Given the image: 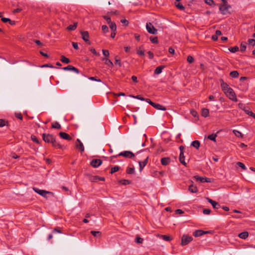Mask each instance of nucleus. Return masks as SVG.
<instances>
[{
    "label": "nucleus",
    "mask_w": 255,
    "mask_h": 255,
    "mask_svg": "<svg viewBox=\"0 0 255 255\" xmlns=\"http://www.w3.org/2000/svg\"><path fill=\"white\" fill-rule=\"evenodd\" d=\"M42 138L45 142L51 143L53 147L58 148H62V145L57 142L55 137L52 134L43 133Z\"/></svg>",
    "instance_id": "obj_1"
},
{
    "label": "nucleus",
    "mask_w": 255,
    "mask_h": 255,
    "mask_svg": "<svg viewBox=\"0 0 255 255\" xmlns=\"http://www.w3.org/2000/svg\"><path fill=\"white\" fill-rule=\"evenodd\" d=\"M118 156H124L128 158H132L134 157V154L130 151H125L120 152L119 154L113 155L110 157L111 160H112L114 158H117Z\"/></svg>",
    "instance_id": "obj_2"
},
{
    "label": "nucleus",
    "mask_w": 255,
    "mask_h": 255,
    "mask_svg": "<svg viewBox=\"0 0 255 255\" xmlns=\"http://www.w3.org/2000/svg\"><path fill=\"white\" fill-rule=\"evenodd\" d=\"M224 93L230 100L235 102L238 101L235 93L231 88L228 89L227 91H225Z\"/></svg>",
    "instance_id": "obj_3"
},
{
    "label": "nucleus",
    "mask_w": 255,
    "mask_h": 255,
    "mask_svg": "<svg viewBox=\"0 0 255 255\" xmlns=\"http://www.w3.org/2000/svg\"><path fill=\"white\" fill-rule=\"evenodd\" d=\"M33 190L36 193L39 194L40 195L45 198L46 199H47V194H50V195H52V196L54 195V193L51 192L47 191L44 190H40L36 187H33Z\"/></svg>",
    "instance_id": "obj_4"
},
{
    "label": "nucleus",
    "mask_w": 255,
    "mask_h": 255,
    "mask_svg": "<svg viewBox=\"0 0 255 255\" xmlns=\"http://www.w3.org/2000/svg\"><path fill=\"white\" fill-rule=\"evenodd\" d=\"M231 8V5L227 3H223L221 4L219 6V10L223 14H226L228 10Z\"/></svg>",
    "instance_id": "obj_5"
},
{
    "label": "nucleus",
    "mask_w": 255,
    "mask_h": 255,
    "mask_svg": "<svg viewBox=\"0 0 255 255\" xmlns=\"http://www.w3.org/2000/svg\"><path fill=\"white\" fill-rule=\"evenodd\" d=\"M146 28L148 33L152 34H156L157 30L152 25L150 22H148L146 25Z\"/></svg>",
    "instance_id": "obj_6"
},
{
    "label": "nucleus",
    "mask_w": 255,
    "mask_h": 255,
    "mask_svg": "<svg viewBox=\"0 0 255 255\" xmlns=\"http://www.w3.org/2000/svg\"><path fill=\"white\" fill-rule=\"evenodd\" d=\"M193 240V238L191 236L184 235L181 239V245L185 246L188 244Z\"/></svg>",
    "instance_id": "obj_7"
},
{
    "label": "nucleus",
    "mask_w": 255,
    "mask_h": 255,
    "mask_svg": "<svg viewBox=\"0 0 255 255\" xmlns=\"http://www.w3.org/2000/svg\"><path fill=\"white\" fill-rule=\"evenodd\" d=\"M184 147L183 146L181 145L179 147V149L180 151L179 155V161L182 164H183L184 165H186V163L185 161V156L184 155Z\"/></svg>",
    "instance_id": "obj_8"
},
{
    "label": "nucleus",
    "mask_w": 255,
    "mask_h": 255,
    "mask_svg": "<svg viewBox=\"0 0 255 255\" xmlns=\"http://www.w3.org/2000/svg\"><path fill=\"white\" fill-rule=\"evenodd\" d=\"M102 163V161L99 159H93L90 163V164L93 167L96 168L99 167Z\"/></svg>",
    "instance_id": "obj_9"
},
{
    "label": "nucleus",
    "mask_w": 255,
    "mask_h": 255,
    "mask_svg": "<svg viewBox=\"0 0 255 255\" xmlns=\"http://www.w3.org/2000/svg\"><path fill=\"white\" fill-rule=\"evenodd\" d=\"M194 178H195L196 181H200L201 182H210V179L206 177H200L199 176H194Z\"/></svg>",
    "instance_id": "obj_10"
},
{
    "label": "nucleus",
    "mask_w": 255,
    "mask_h": 255,
    "mask_svg": "<svg viewBox=\"0 0 255 255\" xmlns=\"http://www.w3.org/2000/svg\"><path fill=\"white\" fill-rule=\"evenodd\" d=\"M81 34L82 35V38L85 42H87L88 44H90V42L89 41V33L88 31H81Z\"/></svg>",
    "instance_id": "obj_11"
},
{
    "label": "nucleus",
    "mask_w": 255,
    "mask_h": 255,
    "mask_svg": "<svg viewBox=\"0 0 255 255\" xmlns=\"http://www.w3.org/2000/svg\"><path fill=\"white\" fill-rule=\"evenodd\" d=\"M207 200L211 204H212L214 208L218 209L220 207V205L218 202L212 200L209 198H207Z\"/></svg>",
    "instance_id": "obj_12"
},
{
    "label": "nucleus",
    "mask_w": 255,
    "mask_h": 255,
    "mask_svg": "<svg viewBox=\"0 0 255 255\" xmlns=\"http://www.w3.org/2000/svg\"><path fill=\"white\" fill-rule=\"evenodd\" d=\"M59 136L63 139L71 140L72 139L71 137L67 133L64 132H60L59 133Z\"/></svg>",
    "instance_id": "obj_13"
},
{
    "label": "nucleus",
    "mask_w": 255,
    "mask_h": 255,
    "mask_svg": "<svg viewBox=\"0 0 255 255\" xmlns=\"http://www.w3.org/2000/svg\"><path fill=\"white\" fill-rule=\"evenodd\" d=\"M77 141L78 142V144H76V147L79 149L81 152H83L84 151V147L79 139H77Z\"/></svg>",
    "instance_id": "obj_14"
},
{
    "label": "nucleus",
    "mask_w": 255,
    "mask_h": 255,
    "mask_svg": "<svg viewBox=\"0 0 255 255\" xmlns=\"http://www.w3.org/2000/svg\"><path fill=\"white\" fill-rule=\"evenodd\" d=\"M63 69L64 70H71V71H73L77 73H79V70L73 67V66H71V65H68V66L67 67H65L63 68Z\"/></svg>",
    "instance_id": "obj_15"
},
{
    "label": "nucleus",
    "mask_w": 255,
    "mask_h": 255,
    "mask_svg": "<svg viewBox=\"0 0 255 255\" xmlns=\"http://www.w3.org/2000/svg\"><path fill=\"white\" fill-rule=\"evenodd\" d=\"M148 159V157L147 156L145 158V159L143 161H142H142H139L138 162L139 165V170H140V171H141L143 169V167L146 165V164L147 163Z\"/></svg>",
    "instance_id": "obj_16"
},
{
    "label": "nucleus",
    "mask_w": 255,
    "mask_h": 255,
    "mask_svg": "<svg viewBox=\"0 0 255 255\" xmlns=\"http://www.w3.org/2000/svg\"><path fill=\"white\" fill-rule=\"evenodd\" d=\"M207 233H208V232H205V231H203L201 230H196L194 232L193 235L195 237H198L201 236L203 235L204 234H205Z\"/></svg>",
    "instance_id": "obj_17"
},
{
    "label": "nucleus",
    "mask_w": 255,
    "mask_h": 255,
    "mask_svg": "<svg viewBox=\"0 0 255 255\" xmlns=\"http://www.w3.org/2000/svg\"><path fill=\"white\" fill-rule=\"evenodd\" d=\"M152 104H153L152 107H154V108L156 109L157 110H162V111H165L166 110V108L165 107H164L159 104L153 103H152Z\"/></svg>",
    "instance_id": "obj_18"
},
{
    "label": "nucleus",
    "mask_w": 255,
    "mask_h": 255,
    "mask_svg": "<svg viewBox=\"0 0 255 255\" xmlns=\"http://www.w3.org/2000/svg\"><path fill=\"white\" fill-rule=\"evenodd\" d=\"M170 160L169 157H163L161 159V163L162 165L166 166L169 163Z\"/></svg>",
    "instance_id": "obj_19"
},
{
    "label": "nucleus",
    "mask_w": 255,
    "mask_h": 255,
    "mask_svg": "<svg viewBox=\"0 0 255 255\" xmlns=\"http://www.w3.org/2000/svg\"><path fill=\"white\" fill-rule=\"evenodd\" d=\"M221 87L224 92H225V91H227L228 89L230 88V87H229V85L227 83H225L222 80H221Z\"/></svg>",
    "instance_id": "obj_20"
},
{
    "label": "nucleus",
    "mask_w": 255,
    "mask_h": 255,
    "mask_svg": "<svg viewBox=\"0 0 255 255\" xmlns=\"http://www.w3.org/2000/svg\"><path fill=\"white\" fill-rule=\"evenodd\" d=\"M188 190L191 193H197L198 192L197 188L194 186L193 184L189 186Z\"/></svg>",
    "instance_id": "obj_21"
},
{
    "label": "nucleus",
    "mask_w": 255,
    "mask_h": 255,
    "mask_svg": "<svg viewBox=\"0 0 255 255\" xmlns=\"http://www.w3.org/2000/svg\"><path fill=\"white\" fill-rule=\"evenodd\" d=\"M165 68V66H160L157 67L154 70V74H159L162 72V69Z\"/></svg>",
    "instance_id": "obj_22"
},
{
    "label": "nucleus",
    "mask_w": 255,
    "mask_h": 255,
    "mask_svg": "<svg viewBox=\"0 0 255 255\" xmlns=\"http://www.w3.org/2000/svg\"><path fill=\"white\" fill-rule=\"evenodd\" d=\"M241 239H246L249 236V233L248 232H244L239 234L238 236Z\"/></svg>",
    "instance_id": "obj_23"
},
{
    "label": "nucleus",
    "mask_w": 255,
    "mask_h": 255,
    "mask_svg": "<svg viewBox=\"0 0 255 255\" xmlns=\"http://www.w3.org/2000/svg\"><path fill=\"white\" fill-rule=\"evenodd\" d=\"M103 61H105V64L108 65L110 67H112L114 65L113 62L108 58H103Z\"/></svg>",
    "instance_id": "obj_24"
},
{
    "label": "nucleus",
    "mask_w": 255,
    "mask_h": 255,
    "mask_svg": "<svg viewBox=\"0 0 255 255\" xmlns=\"http://www.w3.org/2000/svg\"><path fill=\"white\" fill-rule=\"evenodd\" d=\"M209 110L206 108H203L202 110L201 115L203 117L206 118L209 116Z\"/></svg>",
    "instance_id": "obj_25"
},
{
    "label": "nucleus",
    "mask_w": 255,
    "mask_h": 255,
    "mask_svg": "<svg viewBox=\"0 0 255 255\" xmlns=\"http://www.w3.org/2000/svg\"><path fill=\"white\" fill-rule=\"evenodd\" d=\"M191 145L196 149H198L200 147V143L198 140H194L191 143Z\"/></svg>",
    "instance_id": "obj_26"
},
{
    "label": "nucleus",
    "mask_w": 255,
    "mask_h": 255,
    "mask_svg": "<svg viewBox=\"0 0 255 255\" xmlns=\"http://www.w3.org/2000/svg\"><path fill=\"white\" fill-rule=\"evenodd\" d=\"M91 233L95 237L100 238L101 237V233L100 231H92Z\"/></svg>",
    "instance_id": "obj_27"
},
{
    "label": "nucleus",
    "mask_w": 255,
    "mask_h": 255,
    "mask_svg": "<svg viewBox=\"0 0 255 255\" xmlns=\"http://www.w3.org/2000/svg\"><path fill=\"white\" fill-rule=\"evenodd\" d=\"M52 128L56 129H61V126L59 123L55 122L52 124Z\"/></svg>",
    "instance_id": "obj_28"
},
{
    "label": "nucleus",
    "mask_w": 255,
    "mask_h": 255,
    "mask_svg": "<svg viewBox=\"0 0 255 255\" xmlns=\"http://www.w3.org/2000/svg\"><path fill=\"white\" fill-rule=\"evenodd\" d=\"M77 26V22H75L72 25H70L67 28V29L68 30H75Z\"/></svg>",
    "instance_id": "obj_29"
},
{
    "label": "nucleus",
    "mask_w": 255,
    "mask_h": 255,
    "mask_svg": "<svg viewBox=\"0 0 255 255\" xmlns=\"http://www.w3.org/2000/svg\"><path fill=\"white\" fill-rule=\"evenodd\" d=\"M217 136V133H212L208 136L207 138L213 141H216V138Z\"/></svg>",
    "instance_id": "obj_30"
},
{
    "label": "nucleus",
    "mask_w": 255,
    "mask_h": 255,
    "mask_svg": "<svg viewBox=\"0 0 255 255\" xmlns=\"http://www.w3.org/2000/svg\"><path fill=\"white\" fill-rule=\"evenodd\" d=\"M239 75V74L237 71H233L230 73V75L233 78H237Z\"/></svg>",
    "instance_id": "obj_31"
},
{
    "label": "nucleus",
    "mask_w": 255,
    "mask_h": 255,
    "mask_svg": "<svg viewBox=\"0 0 255 255\" xmlns=\"http://www.w3.org/2000/svg\"><path fill=\"white\" fill-rule=\"evenodd\" d=\"M110 27L112 30V31H116L117 30V26L115 22H111L110 23Z\"/></svg>",
    "instance_id": "obj_32"
},
{
    "label": "nucleus",
    "mask_w": 255,
    "mask_h": 255,
    "mask_svg": "<svg viewBox=\"0 0 255 255\" xmlns=\"http://www.w3.org/2000/svg\"><path fill=\"white\" fill-rule=\"evenodd\" d=\"M233 132H234V133L237 137H243V135L240 131H239L237 130L234 129V130H233Z\"/></svg>",
    "instance_id": "obj_33"
},
{
    "label": "nucleus",
    "mask_w": 255,
    "mask_h": 255,
    "mask_svg": "<svg viewBox=\"0 0 255 255\" xmlns=\"http://www.w3.org/2000/svg\"><path fill=\"white\" fill-rule=\"evenodd\" d=\"M229 51L232 53H235L239 50V47L237 46L230 47L229 49Z\"/></svg>",
    "instance_id": "obj_34"
},
{
    "label": "nucleus",
    "mask_w": 255,
    "mask_h": 255,
    "mask_svg": "<svg viewBox=\"0 0 255 255\" xmlns=\"http://www.w3.org/2000/svg\"><path fill=\"white\" fill-rule=\"evenodd\" d=\"M127 173L128 174H133L134 173V167H128L127 169Z\"/></svg>",
    "instance_id": "obj_35"
},
{
    "label": "nucleus",
    "mask_w": 255,
    "mask_h": 255,
    "mask_svg": "<svg viewBox=\"0 0 255 255\" xmlns=\"http://www.w3.org/2000/svg\"><path fill=\"white\" fill-rule=\"evenodd\" d=\"M61 61L62 62L65 63H69L70 62V60L68 58L65 57L64 56H61Z\"/></svg>",
    "instance_id": "obj_36"
},
{
    "label": "nucleus",
    "mask_w": 255,
    "mask_h": 255,
    "mask_svg": "<svg viewBox=\"0 0 255 255\" xmlns=\"http://www.w3.org/2000/svg\"><path fill=\"white\" fill-rule=\"evenodd\" d=\"M205 2L210 6L215 5V2L213 0H204Z\"/></svg>",
    "instance_id": "obj_37"
},
{
    "label": "nucleus",
    "mask_w": 255,
    "mask_h": 255,
    "mask_svg": "<svg viewBox=\"0 0 255 255\" xmlns=\"http://www.w3.org/2000/svg\"><path fill=\"white\" fill-rule=\"evenodd\" d=\"M120 182L123 185H124L129 184L131 183V181L130 180H126V179L121 180L120 181Z\"/></svg>",
    "instance_id": "obj_38"
},
{
    "label": "nucleus",
    "mask_w": 255,
    "mask_h": 255,
    "mask_svg": "<svg viewBox=\"0 0 255 255\" xmlns=\"http://www.w3.org/2000/svg\"><path fill=\"white\" fill-rule=\"evenodd\" d=\"M244 111L247 115L252 117H253V115H255V114L253 113L251 111H250L249 109H245Z\"/></svg>",
    "instance_id": "obj_39"
},
{
    "label": "nucleus",
    "mask_w": 255,
    "mask_h": 255,
    "mask_svg": "<svg viewBox=\"0 0 255 255\" xmlns=\"http://www.w3.org/2000/svg\"><path fill=\"white\" fill-rule=\"evenodd\" d=\"M143 239L138 236H137L135 240V242L137 244H142L143 242Z\"/></svg>",
    "instance_id": "obj_40"
},
{
    "label": "nucleus",
    "mask_w": 255,
    "mask_h": 255,
    "mask_svg": "<svg viewBox=\"0 0 255 255\" xmlns=\"http://www.w3.org/2000/svg\"><path fill=\"white\" fill-rule=\"evenodd\" d=\"M246 49V43H242L240 46V50L242 52H244Z\"/></svg>",
    "instance_id": "obj_41"
},
{
    "label": "nucleus",
    "mask_w": 255,
    "mask_h": 255,
    "mask_svg": "<svg viewBox=\"0 0 255 255\" xmlns=\"http://www.w3.org/2000/svg\"><path fill=\"white\" fill-rule=\"evenodd\" d=\"M120 167L118 166H116L111 168V173L113 174L118 171H119Z\"/></svg>",
    "instance_id": "obj_42"
},
{
    "label": "nucleus",
    "mask_w": 255,
    "mask_h": 255,
    "mask_svg": "<svg viewBox=\"0 0 255 255\" xmlns=\"http://www.w3.org/2000/svg\"><path fill=\"white\" fill-rule=\"evenodd\" d=\"M150 40L151 42L153 43H158V39L157 37H150Z\"/></svg>",
    "instance_id": "obj_43"
},
{
    "label": "nucleus",
    "mask_w": 255,
    "mask_h": 255,
    "mask_svg": "<svg viewBox=\"0 0 255 255\" xmlns=\"http://www.w3.org/2000/svg\"><path fill=\"white\" fill-rule=\"evenodd\" d=\"M161 238L166 241H169L171 240L170 237L167 235H162Z\"/></svg>",
    "instance_id": "obj_44"
},
{
    "label": "nucleus",
    "mask_w": 255,
    "mask_h": 255,
    "mask_svg": "<svg viewBox=\"0 0 255 255\" xmlns=\"http://www.w3.org/2000/svg\"><path fill=\"white\" fill-rule=\"evenodd\" d=\"M129 96L131 97H132L133 98L139 99V100H141V101H144V100H145V99L144 98L142 97L140 95H137V96H132V95H130Z\"/></svg>",
    "instance_id": "obj_45"
},
{
    "label": "nucleus",
    "mask_w": 255,
    "mask_h": 255,
    "mask_svg": "<svg viewBox=\"0 0 255 255\" xmlns=\"http://www.w3.org/2000/svg\"><path fill=\"white\" fill-rule=\"evenodd\" d=\"M237 164L241 168H242L244 170H246V167L245 166V165L242 163V162H238L237 163Z\"/></svg>",
    "instance_id": "obj_46"
},
{
    "label": "nucleus",
    "mask_w": 255,
    "mask_h": 255,
    "mask_svg": "<svg viewBox=\"0 0 255 255\" xmlns=\"http://www.w3.org/2000/svg\"><path fill=\"white\" fill-rule=\"evenodd\" d=\"M187 61L189 63H192L194 61V58L192 56H190V55H189L187 57Z\"/></svg>",
    "instance_id": "obj_47"
},
{
    "label": "nucleus",
    "mask_w": 255,
    "mask_h": 255,
    "mask_svg": "<svg viewBox=\"0 0 255 255\" xmlns=\"http://www.w3.org/2000/svg\"><path fill=\"white\" fill-rule=\"evenodd\" d=\"M31 138L32 140L34 142H35L37 143H39V141L38 139L35 135H32L31 136Z\"/></svg>",
    "instance_id": "obj_48"
},
{
    "label": "nucleus",
    "mask_w": 255,
    "mask_h": 255,
    "mask_svg": "<svg viewBox=\"0 0 255 255\" xmlns=\"http://www.w3.org/2000/svg\"><path fill=\"white\" fill-rule=\"evenodd\" d=\"M6 122L3 119H0V127H3L6 125Z\"/></svg>",
    "instance_id": "obj_49"
},
{
    "label": "nucleus",
    "mask_w": 255,
    "mask_h": 255,
    "mask_svg": "<svg viewBox=\"0 0 255 255\" xmlns=\"http://www.w3.org/2000/svg\"><path fill=\"white\" fill-rule=\"evenodd\" d=\"M90 51L93 53L94 54V55H96V56H99L100 55V54L99 53H98L97 52V51H96V50L93 48H91L90 49Z\"/></svg>",
    "instance_id": "obj_50"
},
{
    "label": "nucleus",
    "mask_w": 255,
    "mask_h": 255,
    "mask_svg": "<svg viewBox=\"0 0 255 255\" xmlns=\"http://www.w3.org/2000/svg\"><path fill=\"white\" fill-rule=\"evenodd\" d=\"M103 55L106 57H108L110 55L109 51L108 50H104L103 49L102 50Z\"/></svg>",
    "instance_id": "obj_51"
},
{
    "label": "nucleus",
    "mask_w": 255,
    "mask_h": 255,
    "mask_svg": "<svg viewBox=\"0 0 255 255\" xmlns=\"http://www.w3.org/2000/svg\"><path fill=\"white\" fill-rule=\"evenodd\" d=\"M102 29L104 32H107L109 30L108 27L107 25H104L102 26Z\"/></svg>",
    "instance_id": "obj_52"
},
{
    "label": "nucleus",
    "mask_w": 255,
    "mask_h": 255,
    "mask_svg": "<svg viewBox=\"0 0 255 255\" xmlns=\"http://www.w3.org/2000/svg\"><path fill=\"white\" fill-rule=\"evenodd\" d=\"M176 6L180 10H184L185 8L184 6L180 3H178V4H176Z\"/></svg>",
    "instance_id": "obj_53"
},
{
    "label": "nucleus",
    "mask_w": 255,
    "mask_h": 255,
    "mask_svg": "<svg viewBox=\"0 0 255 255\" xmlns=\"http://www.w3.org/2000/svg\"><path fill=\"white\" fill-rule=\"evenodd\" d=\"M249 44L255 46V40L254 39H249L248 40Z\"/></svg>",
    "instance_id": "obj_54"
},
{
    "label": "nucleus",
    "mask_w": 255,
    "mask_h": 255,
    "mask_svg": "<svg viewBox=\"0 0 255 255\" xmlns=\"http://www.w3.org/2000/svg\"><path fill=\"white\" fill-rule=\"evenodd\" d=\"M203 213L204 214L209 215L211 213V210L209 209H205L203 210Z\"/></svg>",
    "instance_id": "obj_55"
},
{
    "label": "nucleus",
    "mask_w": 255,
    "mask_h": 255,
    "mask_svg": "<svg viewBox=\"0 0 255 255\" xmlns=\"http://www.w3.org/2000/svg\"><path fill=\"white\" fill-rule=\"evenodd\" d=\"M104 18L107 21V22L108 23H111V18L110 17H108L107 16H103Z\"/></svg>",
    "instance_id": "obj_56"
},
{
    "label": "nucleus",
    "mask_w": 255,
    "mask_h": 255,
    "mask_svg": "<svg viewBox=\"0 0 255 255\" xmlns=\"http://www.w3.org/2000/svg\"><path fill=\"white\" fill-rule=\"evenodd\" d=\"M121 22L125 26H127L128 24V21L126 19H122Z\"/></svg>",
    "instance_id": "obj_57"
},
{
    "label": "nucleus",
    "mask_w": 255,
    "mask_h": 255,
    "mask_svg": "<svg viewBox=\"0 0 255 255\" xmlns=\"http://www.w3.org/2000/svg\"><path fill=\"white\" fill-rule=\"evenodd\" d=\"M72 45L74 49H78L79 48L78 43L76 42H73Z\"/></svg>",
    "instance_id": "obj_58"
},
{
    "label": "nucleus",
    "mask_w": 255,
    "mask_h": 255,
    "mask_svg": "<svg viewBox=\"0 0 255 255\" xmlns=\"http://www.w3.org/2000/svg\"><path fill=\"white\" fill-rule=\"evenodd\" d=\"M191 114L192 115L195 117H197L198 115V113L195 110H191Z\"/></svg>",
    "instance_id": "obj_59"
},
{
    "label": "nucleus",
    "mask_w": 255,
    "mask_h": 255,
    "mask_svg": "<svg viewBox=\"0 0 255 255\" xmlns=\"http://www.w3.org/2000/svg\"><path fill=\"white\" fill-rule=\"evenodd\" d=\"M115 64H118L119 65V66H121V62H120V60L117 59V57H116V58H115Z\"/></svg>",
    "instance_id": "obj_60"
},
{
    "label": "nucleus",
    "mask_w": 255,
    "mask_h": 255,
    "mask_svg": "<svg viewBox=\"0 0 255 255\" xmlns=\"http://www.w3.org/2000/svg\"><path fill=\"white\" fill-rule=\"evenodd\" d=\"M15 116L17 118L22 120V116L20 113H17L15 114Z\"/></svg>",
    "instance_id": "obj_61"
},
{
    "label": "nucleus",
    "mask_w": 255,
    "mask_h": 255,
    "mask_svg": "<svg viewBox=\"0 0 255 255\" xmlns=\"http://www.w3.org/2000/svg\"><path fill=\"white\" fill-rule=\"evenodd\" d=\"M1 20L3 22H9V21H10L9 18H5V17H2Z\"/></svg>",
    "instance_id": "obj_62"
},
{
    "label": "nucleus",
    "mask_w": 255,
    "mask_h": 255,
    "mask_svg": "<svg viewBox=\"0 0 255 255\" xmlns=\"http://www.w3.org/2000/svg\"><path fill=\"white\" fill-rule=\"evenodd\" d=\"M52 232H53V233H62L61 230L57 228L54 229Z\"/></svg>",
    "instance_id": "obj_63"
},
{
    "label": "nucleus",
    "mask_w": 255,
    "mask_h": 255,
    "mask_svg": "<svg viewBox=\"0 0 255 255\" xmlns=\"http://www.w3.org/2000/svg\"><path fill=\"white\" fill-rule=\"evenodd\" d=\"M99 176H95L93 177L91 180L92 181L96 182L98 180Z\"/></svg>",
    "instance_id": "obj_64"
}]
</instances>
